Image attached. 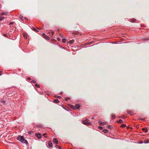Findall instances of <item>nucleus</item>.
<instances>
[{
    "instance_id": "nucleus-1",
    "label": "nucleus",
    "mask_w": 149,
    "mask_h": 149,
    "mask_svg": "<svg viewBox=\"0 0 149 149\" xmlns=\"http://www.w3.org/2000/svg\"><path fill=\"white\" fill-rule=\"evenodd\" d=\"M17 139L20 141L22 143H25L27 145H28V143L26 139L24 138L23 136H19L17 138Z\"/></svg>"
},
{
    "instance_id": "nucleus-2",
    "label": "nucleus",
    "mask_w": 149,
    "mask_h": 149,
    "mask_svg": "<svg viewBox=\"0 0 149 149\" xmlns=\"http://www.w3.org/2000/svg\"><path fill=\"white\" fill-rule=\"evenodd\" d=\"M88 119H86L84 120H82V123L85 125H86L87 126L90 125H91V122H88Z\"/></svg>"
},
{
    "instance_id": "nucleus-3",
    "label": "nucleus",
    "mask_w": 149,
    "mask_h": 149,
    "mask_svg": "<svg viewBox=\"0 0 149 149\" xmlns=\"http://www.w3.org/2000/svg\"><path fill=\"white\" fill-rule=\"evenodd\" d=\"M99 125H107V122L106 121H104V122H101L100 121H99Z\"/></svg>"
},
{
    "instance_id": "nucleus-4",
    "label": "nucleus",
    "mask_w": 149,
    "mask_h": 149,
    "mask_svg": "<svg viewBox=\"0 0 149 149\" xmlns=\"http://www.w3.org/2000/svg\"><path fill=\"white\" fill-rule=\"evenodd\" d=\"M35 135L38 139H40L41 137V135L40 133H36Z\"/></svg>"
},
{
    "instance_id": "nucleus-5",
    "label": "nucleus",
    "mask_w": 149,
    "mask_h": 149,
    "mask_svg": "<svg viewBox=\"0 0 149 149\" xmlns=\"http://www.w3.org/2000/svg\"><path fill=\"white\" fill-rule=\"evenodd\" d=\"M47 145L50 147H51L52 146V143L51 141H49L47 143Z\"/></svg>"
},
{
    "instance_id": "nucleus-6",
    "label": "nucleus",
    "mask_w": 149,
    "mask_h": 149,
    "mask_svg": "<svg viewBox=\"0 0 149 149\" xmlns=\"http://www.w3.org/2000/svg\"><path fill=\"white\" fill-rule=\"evenodd\" d=\"M53 142L56 143V144H57L58 143V141L56 138H55L53 139Z\"/></svg>"
},
{
    "instance_id": "nucleus-7",
    "label": "nucleus",
    "mask_w": 149,
    "mask_h": 149,
    "mask_svg": "<svg viewBox=\"0 0 149 149\" xmlns=\"http://www.w3.org/2000/svg\"><path fill=\"white\" fill-rule=\"evenodd\" d=\"M23 35L24 38L25 39H27V34L26 33H23Z\"/></svg>"
},
{
    "instance_id": "nucleus-8",
    "label": "nucleus",
    "mask_w": 149,
    "mask_h": 149,
    "mask_svg": "<svg viewBox=\"0 0 149 149\" xmlns=\"http://www.w3.org/2000/svg\"><path fill=\"white\" fill-rule=\"evenodd\" d=\"M80 106L79 104H76L75 105V109H79Z\"/></svg>"
},
{
    "instance_id": "nucleus-9",
    "label": "nucleus",
    "mask_w": 149,
    "mask_h": 149,
    "mask_svg": "<svg viewBox=\"0 0 149 149\" xmlns=\"http://www.w3.org/2000/svg\"><path fill=\"white\" fill-rule=\"evenodd\" d=\"M54 102L56 103H59V101L58 99H56L54 100Z\"/></svg>"
},
{
    "instance_id": "nucleus-10",
    "label": "nucleus",
    "mask_w": 149,
    "mask_h": 149,
    "mask_svg": "<svg viewBox=\"0 0 149 149\" xmlns=\"http://www.w3.org/2000/svg\"><path fill=\"white\" fill-rule=\"evenodd\" d=\"M142 130L143 131H144L145 133H146L148 132V130L147 128H143Z\"/></svg>"
},
{
    "instance_id": "nucleus-11",
    "label": "nucleus",
    "mask_w": 149,
    "mask_h": 149,
    "mask_svg": "<svg viewBox=\"0 0 149 149\" xmlns=\"http://www.w3.org/2000/svg\"><path fill=\"white\" fill-rule=\"evenodd\" d=\"M8 13L7 12H3L2 13H1V15H6L8 14Z\"/></svg>"
},
{
    "instance_id": "nucleus-12",
    "label": "nucleus",
    "mask_w": 149,
    "mask_h": 149,
    "mask_svg": "<svg viewBox=\"0 0 149 149\" xmlns=\"http://www.w3.org/2000/svg\"><path fill=\"white\" fill-rule=\"evenodd\" d=\"M117 123H122L123 122V121L122 120H120L118 121H117Z\"/></svg>"
},
{
    "instance_id": "nucleus-13",
    "label": "nucleus",
    "mask_w": 149,
    "mask_h": 149,
    "mask_svg": "<svg viewBox=\"0 0 149 149\" xmlns=\"http://www.w3.org/2000/svg\"><path fill=\"white\" fill-rule=\"evenodd\" d=\"M103 131L104 133H106L108 132V130L107 129H105L103 130Z\"/></svg>"
},
{
    "instance_id": "nucleus-14",
    "label": "nucleus",
    "mask_w": 149,
    "mask_h": 149,
    "mask_svg": "<svg viewBox=\"0 0 149 149\" xmlns=\"http://www.w3.org/2000/svg\"><path fill=\"white\" fill-rule=\"evenodd\" d=\"M44 37H45V38H46V39H47V40H49V38L48 37V36H45Z\"/></svg>"
},
{
    "instance_id": "nucleus-15",
    "label": "nucleus",
    "mask_w": 149,
    "mask_h": 149,
    "mask_svg": "<svg viewBox=\"0 0 149 149\" xmlns=\"http://www.w3.org/2000/svg\"><path fill=\"white\" fill-rule=\"evenodd\" d=\"M4 19V17L3 16L0 17V21H2L3 19Z\"/></svg>"
},
{
    "instance_id": "nucleus-16",
    "label": "nucleus",
    "mask_w": 149,
    "mask_h": 149,
    "mask_svg": "<svg viewBox=\"0 0 149 149\" xmlns=\"http://www.w3.org/2000/svg\"><path fill=\"white\" fill-rule=\"evenodd\" d=\"M126 126V125L125 124H123V125H122L121 126H120V127H125Z\"/></svg>"
},
{
    "instance_id": "nucleus-17",
    "label": "nucleus",
    "mask_w": 149,
    "mask_h": 149,
    "mask_svg": "<svg viewBox=\"0 0 149 149\" xmlns=\"http://www.w3.org/2000/svg\"><path fill=\"white\" fill-rule=\"evenodd\" d=\"M49 33L50 34L51 36H52L54 34V32L53 31H52L51 32H49Z\"/></svg>"
},
{
    "instance_id": "nucleus-18",
    "label": "nucleus",
    "mask_w": 149,
    "mask_h": 149,
    "mask_svg": "<svg viewBox=\"0 0 149 149\" xmlns=\"http://www.w3.org/2000/svg\"><path fill=\"white\" fill-rule=\"evenodd\" d=\"M70 107H71L72 109H75V106L74 107V106H73V105H71L70 106Z\"/></svg>"
},
{
    "instance_id": "nucleus-19",
    "label": "nucleus",
    "mask_w": 149,
    "mask_h": 149,
    "mask_svg": "<svg viewBox=\"0 0 149 149\" xmlns=\"http://www.w3.org/2000/svg\"><path fill=\"white\" fill-rule=\"evenodd\" d=\"M144 142L145 143H149V140H146L144 141Z\"/></svg>"
},
{
    "instance_id": "nucleus-20",
    "label": "nucleus",
    "mask_w": 149,
    "mask_h": 149,
    "mask_svg": "<svg viewBox=\"0 0 149 149\" xmlns=\"http://www.w3.org/2000/svg\"><path fill=\"white\" fill-rule=\"evenodd\" d=\"M56 147L57 148H59V149H61V148L60 146H58V145H56Z\"/></svg>"
},
{
    "instance_id": "nucleus-21",
    "label": "nucleus",
    "mask_w": 149,
    "mask_h": 149,
    "mask_svg": "<svg viewBox=\"0 0 149 149\" xmlns=\"http://www.w3.org/2000/svg\"><path fill=\"white\" fill-rule=\"evenodd\" d=\"M55 97L56 98H60L61 97L60 96H57V95L56 96H55Z\"/></svg>"
},
{
    "instance_id": "nucleus-22",
    "label": "nucleus",
    "mask_w": 149,
    "mask_h": 149,
    "mask_svg": "<svg viewBox=\"0 0 149 149\" xmlns=\"http://www.w3.org/2000/svg\"><path fill=\"white\" fill-rule=\"evenodd\" d=\"M62 42L63 43H65L66 42V40L65 39H63L62 40Z\"/></svg>"
},
{
    "instance_id": "nucleus-23",
    "label": "nucleus",
    "mask_w": 149,
    "mask_h": 149,
    "mask_svg": "<svg viewBox=\"0 0 149 149\" xmlns=\"http://www.w3.org/2000/svg\"><path fill=\"white\" fill-rule=\"evenodd\" d=\"M111 117L113 118H115V116L114 115H112L111 116Z\"/></svg>"
},
{
    "instance_id": "nucleus-24",
    "label": "nucleus",
    "mask_w": 149,
    "mask_h": 149,
    "mask_svg": "<svg viewBox=\"0 0 149 149\" xmlns=\"http://www.w3.org/2000/svg\"><path fill=\"white\" fill-rule=\"evenodd\" d=\"M65 99L66 101H68L69 99V98L66 97L65 98Z\"/></svg>"
},
{
    "instance_id": "nucleus-25",
    "label": "nucleus",
    "mask_w": 149,
    "mask_h": 149,
    "mask_svg": "<svg viewBox=\"0 0 149 149\" xmlns=\"http://www.w3.org/2000/svg\"><path fill=\"white\" fill-rule=\"evenodd\" d=\"M98 128L100 129V130H102V127H101V126H99L98 127Z\"/></svg>"
},
{
    "instance_id": "nucleus-26",
    "label": "nucleus",
    "mask_w": 149,
    "mask_h": 149,
    "mask_svg": "<svg viewBox=\"0 0 149 149\" xmlns=\"http://www.w3.org/2000/svg\"><path fill=\"white\" fill-rule=\"evenodd\" d=\"M1 102L3 104H4L5 103V101L3 100V101H1Z\"/></svg>"
},
{
    "instance_id": "nucleus-27",
    "label": "nucleus",
    "mask_w": 149,
    "mask_h": 149,
    "mask_svg": "<svg viewBox=\"0 0 149 149\" xmlns=\"http://www.w3.org/2000/svg\"><path fill=\"white\" fill-rule=\"evenodd\" d=\"M33 30L35 31H36V32H38V31L35 28H33Z\"/></svg>"
},
{
    "instance_id": "nucleus-28",
    "label": "nucleus",
    "mask_w": 149,
    "mask_h": 149,
    "mask_svg": "<svg viewBox=\"0 0 149 149\" xmlns=\"http://www.w3.org/2000/svg\"><path fill=\"white\" fill-rule=\"evenodd\" d=\"M35 86L37 87L38 88H39V87H40L37 84H36L35 85Z\"/></svg>"
},
{
    "instance_id": "nucleus-29",
    "label": "nucleus",
    "mask_w": 149,
    "mask_h": 149,
    "mask_svg": "<svg viewBox=\"0 0 149 149\" xmlns=\"http://www.w3.org/2000/svg\"><path fill=\"white\" fill-rule=\"evenodd\" d=\"M31 82L33 83H36V81L34 80H32L31 81Z\"/></svg>"
},
{
    "instance_id": "nucleus-30",
    "label": "nucleus",
    "mask_w": 149,
    "mask_h": 149,
    "mask_svg": "<svg viewBox=\"0 0 149 149\" xmlns=\"http://www.w3.org/2000/svg\"><path fill=\"white\" fill-rule=\"evenodd\" d=\"M108 127L110 128H111L112 127L109 125H108Z\"/></svg>"
},
{
    "instance_id": "nucleus-31",
    "label": "nucleus",
    "mask_w": 149,
    "mask_h": 149,
    "mask_svg": "<svg viewBox=\"0 0 149 149\" xmlns=\"http://www.w3.org/2000/svg\"><path fill=\"white\" fill-rule=\"evenodd\" d=\"M22 18H23V17H22L21 16H20V17H19V18H20V19L21 20H23V19H22Z\"/></svg>"
},
{
    "instance_id": "nucleus-32",
    "label": "nucleus",
    "mask_w": 149,
    "mask_h": 149,
    "mask_svg": "<svg viewBox=\"0 0 149 149\" xmlns=\"http://www.w3.org/2000/svg\"><path fill=\"white\" fill-rule=\"evenodd\" d=\"M57 39L59 41L61 40V39L59 38H57Z\"/></svg>"
},
{
    "instance_id": "nucleus-33",
    "label": "nucleus",
    "mask_w": 149,
    "mask_h": 149,
    "mask_svg": "<svg viewBox=\"0 0 149 149\" xmlns=\"http://www.w3.org/2000/svg\"><path fill=\"white\" fill-rule=\"evenodd\" d=\"M2 74V72L1 71H0V76Z\"/></svg>"
},
{
    "instance_id": "nucleus-34",
    "label": "nucleus",
    "mask_w": 149,
    "mask_h": 149,
    "mask_svg": "<svg viewBox=\"0 0 149 149\" xmlns=\"http://www.w3.org/2000/svg\"><path fill=\"white\" fill-rule=\"evenodd\" d=\"M13 24V22H11L9 24L10 25H11V24Z\"/></svg>"
},
{
    "instance_id": "nucleus-35",
    "label": "nucleus",
    "mask_w": 149,
    "mask_h": 149,
    "mask_svg": "<svg viewBox=\"0 0 149 149\" xmlns=\"http://www.w3.org/2000/svg\"><path fill=\"white\" fill-rule=\"evenodd\" d=\"M3 36H4L5 37H6L7 36H6V34H3Z\"/></svg>"
},
{
    "instance_id": "nucleus-36",
    "label": "nucleus",
    "mask_w": 149,
    "mask_h": 149,
    "mask_svg": "<svg viewBox=\"0 0 149 149\" xmlns=\"http://www.w3.org/2000/svg\"><path fill=\"white\" fill-rule=\"evenodd\" d=\"M73 40H72L71 41V43H73Z\"/></svg>"
},
{
    "instance_id": "nucleus-37",
    "label": "nucleus",
    "mask_w": 149,
    "mask_h": 149,
    "mask_svg": "<svg viewBox=\"0 0 149 149\" xmlns=\"http://www.w3.org/2000/svg\"><path fill=\"white\" fill-rule=\"evenodd\" d=\"M46 134V133H45V134H43V135L44 136Z\"/></svg>"
},
{
    "instance_id": "nucleus-38",
    "label": "nucleus",
    "mask_w": 149,
    "mask_h": 149,
    "mask_svg": "<svg viewBox=\"0 0 149 149\" xmlns=\"http://www.w3.org/2000/svg\"><path fill=\"white\" fill-rule=\"evenodd\" d=\"M28 79H29V80H30V78H28Z\"/></svg>"
},
{
    "instance_id": "nucleus-39",
    "label": "nucleus",
    "mask_w": 149,
    "mask_h": 149,
    "mask_svg": "<svg viewBox=\"0 0 149 149\" xmlns=\"http://www.w3.org/2000/svg\"><path fill=\"white\" fill-rule=\"evenodd\" d=\"M123 117H124V116H122L121 118H123Z\"/></svg>"
},
{
    "instance_id": "nucleus-40",
    "label": "nucleus",
    "mask_w": 149,
    "mask_h": 149,
    "mask_svg": "<svg viewBox=\"0 0 149 149\" xmlns=\"http://www.w3.org/2000/svg\"><path fill=\"white\" fill-rule=\"evenodd\" d=\"M130 115H132V113H130Z\"/></svg>"
},
{
    "instance_id": "nucleus-41",
    "label": "nucleus",
    "mask_w": 149,
    "mask_h": 149,
    "mask_svg": "<svg viewBox=\"0 0 149 149\" xmlns=\"http://www.w3.org/2000/svg\"><path fill=\"white\" fill-rule=\"evenodd\" d=\"M130 115H132V113H130Z\"/></svg>"
}]
</instances>
